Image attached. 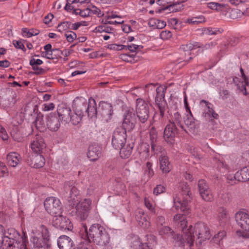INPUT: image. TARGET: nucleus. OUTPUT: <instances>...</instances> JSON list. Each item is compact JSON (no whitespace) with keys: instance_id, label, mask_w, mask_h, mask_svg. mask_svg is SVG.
<instances>
[{"instance_id":"obj_1","label":"nucleus","mask_w":249,"mask_h":249,"mask_svg":"<svg viewBox=\"0 0 249 249\" xmlns=\"http://www.w3.org/2000/svg\"><path fill=\"white\" fill-rule=\"evenodd\" d=\"M179 193L174 196V204L176 209H180L183 214H177L174 217V220L179 226L183 232L186 233V242L189 247L194 245L196 236L198 243L201 244L211 237L208 227L204 223L198 222L195 224L194 229L192 226L187 227V221L186 215L189 213L188 204L190 202L192 193L190 188L186 182L180 183L178 186Z\"/></svg>"},{"instance_id":"obj_2","label":"nucleus","mask_w":249,"mask_h":249,"mask_svg":"<svg viewBox=\"0 0 249 249\" xmlns=\"http://www.w3.org/2000/svg\"><path fill=\"white\" fill-rule=\"evenodd\" d=\"M64 190V195L68 198L69 207H75L76 215L81 220L86 219L89 215L91 201L89 199H85L82 202L79 201V191L73 180L65 183Z\"/></svg>"},{"instance_id":"obj_3","label":"nucleus","mask_w":249,"mask_h":249,"mask_svg":"<svg viewBox=\"0 0 249 249\" xmlns=\"http://www.w3.org/2000/svg\"><path fill=\"white\" fill-rule=\"evenodd\" d=\"M79 234L81 238L89 243L101 246H107L110 242V236L106 229L99 224H93L89 228L82 223Z\"/></svg>"},{"instance_id":"obj_4","label":"nucleus","mask_w":249,"mask_h":249,"mask_svg":"<svg viewBox=\"0 0 249 249\" xmlns=\"http://www.w3.org/2000/svg\"><path fill=\"white\" fill-rule=\"evenodd\" d=\"M48 229L40 222L34 221L32 228V249H47L51 247Z\"/></svg>"},{"instance_id":"obj_5","label":"nucleus","mask_w":249,"mask_h":249,"mask_svg":"<svg viewBox=\"0 0 249 249\" xmlns=\"http://www.w3.org/2000/svg\"><path fill=\"white\" fill-rule=\"evenodd\" d=\"M0 234L2 236L3 242L6 244V249H27L26 245V239L22 238V243L17 239L20 236L18 232L13 228L4 230L3 226L0 225Z\"/></svg>"},{"instance_id":"obj_6","label":"nucleus","mask_w":249,"mask_h":249,"mask_svg":"<svg viewBox=\"0 0 249 249\" xmlns=\"http://www.w3.org/2000/svg\"><path fill=\"white\" fill-rule=\"evenodd\" d=\"M44 147H45V143L41 136L38 133L36 134L32 142V151L35 153V156H33V160L35 161L34 167L35 168H41L45 164V159L41 154Z\"/></svg>"},{"instance_id":"obj_7","label":"nucleus","mask_w":249,"mask_h":249,"mask_svg":"<svg viewBox=\"0 0 249 249\" xmlns=\"http://www.w3.org/2000/svg\"><path fill=\"white\" fill-rule=\"evenodd\" d=\"M40 99L37 96L32 95V105L34 106L32 112V118L35 120L32 122V125H35L36 130L40 133L44 132L46 129L45 123L43 120V115L38 110V106L40 103ZM34 130L32 128V134Z\"/></svg>"},{"instance_id":"obj_8","label":"nucleus","mask_w":249,"mask_h":249,"mask_svg":"<svg viewBox=\"0 0 249 249\" xmlns=\"http://www.w3.org/2000/svg\"><path fill=\"white\" fill-rule=\"evenodd\" d=\"M46 211L53 217L62 214V205L60 200L54 197L47 198L44 202Z\"/></svg>"},{"instance_id":"obj_9","label":"nucleus","mask_w":249,"mask_h":249,"mask_svg":"<svg viewBox=\"0 0 249 249\" xmlns=\"http://www.w3.org/2000/svg\"><path fill=\"white\" fill-rule=\"evenodd\" d=\"M136 113L140 123L144 124L149 117V107L148 103L142 98L136 101Z\"/></svg>"},{"instance_id":"obj_10","label":"nucleus","mask_w":249,"mask_h":249,"mask_svg":"<svg viewBox=\"0 0 249 249\" xmlns=\"http://www.w3.org/2000/svg\"><path fill=\"white\" fill-rule=\"evenodd\" d=\"M114 114L113 106L111 103L101 101L98 104V118L107 123L112 118Z\"/></svg>"},{"instance_id":"obj_11","label":"nucleus","mask_w":249,"mask_h":249,"mask_svg":"<svg viewBox=\"0 0 249 249\" xmlns=\"http://www.w3.org/2000/svg\"><path fill=\"white\" fill-rule=\"evenodd\" d=\"M127 130L122 127H118L114 130L111 140L112 147L119 149L126 142Z\"/></svg>"},{"instance_id":"obj_12","label":"nucleus","mask_w":249,"mask_h":249,"mask_svg":"<svg viewBox=\"0 0 249 249\" xmlns=\"http://www.w3.org/2000/svg\"><path fill=\"white\" fill-rule=\"evenodd\" d=\"M136 123L137 116L133 109H128L124 113L122 126L121 127L128 132H130L135 128Z\"/></svg>"},{"instance_id":"obj_13","label":"nucleus","mask_w":249,"mask_h":249,"mask_svg":"<svg viewBox=\"0 0 249 249\" xmlns=\"http://www.w3.org/2000/svg\"><path fill=\"white\" fill-rule=\"evenodd\" d=\"M169 122L164 128L163 137L168 143L172 145L175 143V137L178 133V129L174 122Z\"/></svg>"},{"instance_id":"obj_14","label":"nucleus","mask_w":249,"mask_h":249,"mask_svg":"<svg viewBox=\"0 0 249 249\" xmlns=\"http://www.w3.org/2000/svg\"><path fill=\"white\" fill-rule=\"evenodd\" d=\"M53 222L57 228L62 231H71L73 229V225L70 220L62 214L53 217Z\"/></svg>"},{"instance_id":"obj_15","label":"nucleus","mask_w":249,"mask_h":249,"mask_svg":"<svg viewBox=\"0 0 249 249\" xmlns=\"http://www.w3.org/2000/svg\"><path fill=\"white\" fill-rule=\"evenodd\" d=\"M88 102L82 97H76L73 100L72 104V108L74 112L80 113L84 116L86 115V110Z\"/></svg>"},{"instance_id":"obj_16","label":"nucleus","mask_w":249,"mask_h":249,"mask_svg":"<svg viewBox=\"0 0 249 249\" xmlns=\"http://www.w3.org/2000/svg\"><path fill=\"white\" fill-rule=\"evenodd\" d=\"M238 226L245 231L249 232V214L245 212H238L235 215Z\"/></svg>"},{"instance_id":"obj_17","label":"nucleus","mask_w":249,"mask_h":249,"mask_svg":"<svg viewBox=\"0 0 249 249\" xmlns=\"http://www.w3.org/2000/svg\"><path fill=\"white\" fill-rule=\"evenodd\" d=\"M199 194L201 197L206 201H211L213 199V194L211 190L204 179H200L198 182Z\"/></svg>"},{"instance_id":"obj_18","label":"nucleus","mask_w":249,"mask_h":249,"mask_svg":"<svg viewBox=\"0 0 249 249\" xmlns=\"http://www.w3.org/2000/svg\"><path fill=\"white\" fill-rule=\"evenodd\" d=\"M48 128L51 131H56L60 126L61 120L55 112L50 113L46 118Z\"/></svg>"},{"instance_id":"obj_19","label":"nucleus","mask_w":249,"mask_h":249,"mask_svg":"<svg viewBox=\"0 0 249 249\" xmlns=\"http://www.w3.org/2000/svg\"><path fill=\"white\" fill-rule=\"evenodd\" d=\"M71 111V109L69 107L65 104H61L57 107L56 114L61 122L63 121L67 123L69 122Z\"/></svg>"},{"instance_id":"obj_20","label":"nucleus","mask_w":249,"mask_h":249,"mask_svg":"<svg viewBox=\"0 0 249 249\" xmlns=\"http://www.w3.org/2000/svg\"><path fill=\"white\" fill-rule=\"evenodd\" d=\"M173 106L171 107L172 114V116H169L172 117V121L171 122H174L175 124L178 125L181 129L184 130L186 133H187L186 129L182 123V117L180 114L177 111L178 106L177 103H174L172 102Z\"/></svg>"},{"instance_id":"obj_21","label":"nucleus","mask_w":249,"mask_h":249,"mask_svg":"<svg viewBox=\"0 0 249 249\" xmlns=\"http://www.w3.org/2000/svg\"><path fill=\"white\" fill-rule=\"evenodd\" d=\"M57 245L59 249H75L73 240L67 235H61L57 239Z\"/></svg>"},{"instance_id":"obj_22","label":"nucleus","mask_w":249,"mask_h":249,"mask_svg":"<svg viewBox=\"0 0 249 249\" xmlns=\"http://www.w3.org/2000/svg\"><path fill=\"white\" fill-rule=\"evenodd\" d=\"M86 114L90 119H96L98 118V107L95 100L90 97L88 100V104L86 110Z\"/></svg>"},{"instance_id":"obj_23","label":"nucleus","mask_w":249,"mask_h":249,"mask_svg":"<svg viewBox=\"0 0 249 249\" xmlns=\"http://www.w3.org/2000/svg\"><path fill=\"white\" fill-rule=\"evenodd\" d=\"M155 105L158 108L160 111V116L161 118H163L165 116V111L167 109V114L169 116H172V111L171 107H169L167 105L165 99L155 100Z\"/></svg>"},{"instance_id":"obj_24","label":"nucleus","mask_w":249,"mask_h":249,"mask_svg":"<svg viewBox=\"0 0 249 249\" xmlns=\"http://www.w3.org/2000/svg\"><path fill=\"white\" fill-rule=\"evenodd\" d=\"M101 155V148L96 143L89 145L87 156L91 161L97 160Z\"/></svg>"},{"instance_id":"obj_25","label":"nucleus","mask_w":249,"mask_h":249,"mask_svg":"<svg viewBox=\"0 0 249 249\" xmlns=\"http://www.w3.org/2000/svg\"><path fill=\"white\" fill-rule=\"evenodd\" d=\"M160 169L162 173L168 174L172 169V165L169 160V158L166 156L161 155L159 157Z\"/></svg>"},{"instance_id":"obj_26","label":"nucleus","mask_w":249,"mask_h":249,"mask_svg":"<svg viewBox=\"0 0 249 249\" xmlns=\"http://www.w3.org/2000/svg\"><path fill=\"white\" fill-rule=\"evenodd\" d=\"M134 146V143L131 142V143H125L121 146L119 149H120V157L124 159L128 158L132 154Z\"/></svg>"},{"instance_id":"obj_27","label":"nucleus","mask_w":249,"mask_h":249,"mask_svg":"<svg viewBox=\"0 0 249 249\" xmlns=\"http://www.w3.org/2000/svg\"><path fill=\"white\" fill-rule=\"evenodd\" d=\"M183 122L185 125L190 130H194L196 128V124L195 120L193 116L192 112H187L183 118Z\"/></svg>"},{"instance_id":"obj_28","label":"nucleus","mask_w":249,"mask_h":249,"mask_svg":"<svg viewBox=\"0 0 249 249\" xmlns=\"http://www.w3.org/2000/svg\"><path fill=\"white\" fill-rule=\"evenodd\" d=\"M217 218L221 226H225L228 223L229 217L228 214L225 209L220 208L218 209Z\"/></svg>"},{"instance_id":"obj_29","label":"nucleus","mask_w":249,"mask_h":249,"mask_svg":"<svg viewBox=\"0 0 249 249\" xmlns=\"http://www.w3.org/2000/svg\"><path fill=\"white\" fill-rule=\"evenodd\" d=\"M42 56L48 59L57 60L58 58H61L63 52L59 49H53L49 53H42Z\"/></svg>"},{"instance_id":"obj_30","label":"nucleus","mask_w":249,"mask_h":249,"mask_svg":"<svg viewBox=\"0 0 249 249\" xmlns=\"http://www.w3.org/2000/svg\"><path fill=\"white\" fill-rule=\"evenodd\" d=\"M183 233L184 234V237L179 234H176L174 236V240L173 242L175 247L183 248L185 244L188 246V244L186 242V239L185 237L186 233L184 232Z\"/></svg>"},{"instance_id":"obj_31","label":"nucleus","mask_w":249,"mask_h":249,"mask_svg":"<svg viewBox=\"0 0 249 249\" xmlns=\"http://www.w3.org/2000/svg\"><path fill=\"white\" fill-rule=\"evenodd\" d=\"M19 155L16 152H11L7 155V160L8 164L15 167L19 163Z\"/></svg>"},{"instance_id":"obj_32","label":"nucleus","mask_w":249,"mask_h":249,"mask_svg":"<svg viewBox=\"0 0 249 249\" xmlns=\"http://www.w3.org/2000/svg\"><path fill=\"white\" fill-rule=\"evenodd\" d=\"M227 233L225 231H219L211 240V242L220 247L223 244V240L226 238Z\"/></svg>"},{"instance_id":"obj_33","label":"nucleus","mask_w":249,"mask_h":249,"mask_svg":"<svg viewBox=\"0 0 249 249\" xmlns=\"http://www.w3.org/2000/svg\"><path fill=\"white\" fill-rule=\"evenodd\" d=\"M200 43L197 42H193V43H189L186 44L182 45L180 47V50L183 52H188L189 54H191L189 53L190 51H194L196 49H197L200 47Z\"/></svg>"},{"instance_id":"obj_34","label":"nucleus","mask_w":249,"mask_h":249,"mask_svg":"<svg viewBox=\"0 0 249 249\" xmlns=\"http://www.w3.org/2000/svg\"><path fill=\"white\" fill-rule=\"evenodd\" d=\"M207 5L210 9L217 11H225L228 7L227 4L215 2H209L207 3Z\"/></svg>"},{"instance_id":"obj_35","label":"nucleus","mask_w":249,"mask_h":249,"mask_svg":"<svg viewBox=\"0 0 249 249\" xmlns=\"http://www.w3.org/2000/svg\"><path fill=\"white\" fill-rule=\"evenodd\" d=\"M237 177L240 176L243 182L249 181V166H245L237 171Z\"/></svg>"},{"instance_id":"obj_36","label":"nucleus","mask_w":249,"mask_h":249,"mask_svg":"<svg viewBox=\"0 0 249 249\" xmlns=\"http://www.w3.org/2000/svg\"><path fill=\"white\" fill-rule=\"evenodd\" d=\"M237 172L234 175L231 174L227 175L226 176L227 183L233 185L239 182H243L241 176H240L239 177H237Z\"/></svg>"},{"instance_id":"obj_37","label":"nucleus","mask_w":249,"mask_h":249,"mask_svg":"<svg viewBox=\"0 0 249 249\" xmlns=\"http://www.w3.org/2000/svg\"><path fill=\"white\" fill-rule=\"evenodd\" d=\"M167 87L164 85H160L156 88V96L155 100L165 99V94Z\"/></svg>"},{"instance_id":"obj_38","label":"nucleus","mask_w":249,"mask_h":249,"mask_svg":"<svg viewBox=\"0 0 249 249\" xmlns=\"http://www.w3.org/2000/svg\"><path fill=\"white\" fill-rule=\"evenodd\" d=\"M213 105L211 103L210 106H207L208 112L204 113L205 117H212L215 119H218L219 118L218 114L216 113L213 108Z\"/></svg>"},{"instance_id":"obj_39","label":"nucleus","mask_w":249,"mask_h":249,"mask_svg":"<svg viewBox=\"0 0 249 249\" xmlns=\"http://www.w3.org/2000/svg\"><path fill=\"white\" fill-rule=\"evenodd\" d=\"M213 105L211 103L210 106H207L208 112L204 113L205 117H212L215 119H218L219 118L218 114L216 113L213 108Z\"/></svg>"},{"instance_id":"obj_40","label":"nucleus","mask_w":249,"mask_h":249,"mask_svg":"<svg viewBox=\"0 0 249 249\" xmlns=\"http://www.w3.org/2000/svg\"><path fill=\"white\" fill-rule=\"evenodd\" d=\"M213 105L211 103L210 106H207L208 112L204 113L205 117H212L215 119H218L219 118L218 114L216 113L213 108Z\"/></svg>"},{"instance_id":"obj_41","label":"nucleus","mask_w":249,"mask_h":249,"mask_svg":"<svg viewBox=\"0 0 249 249\" xmlns=\"http://www.w3.org/2000/svg\"><path fill=\"white\" fill-rule=\"evenodd\" d=\"M183 5L181 2H175L166 6V8H168V10L172 12H176L180 11L182 9Z\"/></svg>"},{"instance_id":"obj_42","label":"nucleus","mask_w":249,"mask_h":249,"mask_svg":"<svg viewBox=\"0 0 249 249\" xmlns=\"http://www.w3.org/2000/svg\"><path fill=\"white\" fill-rule=\"evenodd\" d=\"M83 115L80 114V113H77V112H74L73 115H70L69 122H71L73 125H77L82 120Z\"/></svg>"},{"instance_id":"obj_43","label":"nucleus","mask_w":249,"mask_h":249,"mask_svg":"<svg viewBox=\"0 0 249 249\" xmlns=\"http://www.w3.org/2000/svg\"><path fill=\"white\" fill-rule=\"evenodd\" d=\"M119 57L122 60L131 63H133L136 61V54L123 53L120 55Z\"/></svg>"},{"instance_id":"obj_44","label":"nucleus","mask_w":249,"mask_h":249,"mask_svg":"<svg viewBox=\"0 0 249 249\" xmlns=\"http://www.w3.org/2000/svg\"><path fill=\"white\" fill-rule=\"evenodd\" d=\"M114 29L110 26H107L106 25H100L96 27L94 32L95 33H102L106 32L107 33L111 34V31L113 30Z\"/></svg>"},{"instance_id":"obj_45","label":"nucleus","mask_w":249,"mask_h":249,"mask_svg":"<svg viewBox=\"0 0 249 249\" xmlns=\"http://www.w3.org/2000/svg\"><path fill=\"white\" fill-rule=\"evenodd\" d=\"M149 145L147 143H144L141 145V151L140 152V154L142 155L143 158L146 159L149 156Z\"/></svg>"},{"instance_id":"obj_46","label":"nucleus","mask_w":249,"mask_h":249,"mask_svg":"<svg viewBox=\"0 0 249 249\" xmlns=\"http://www.w3.org/2000/svg\"><path fill=\"white\" fill-rule=\"evenodd\" d=\"M223 31V29L212 27H208L204 31L205 33L208 35H215L221 34Z\"/></svg>"},{"instance_id":"obj_47","label":"nucleus","mask_w":249,"mask_h":249,"mask_svg":"<svg viewBox=\"0 0 249 249\" xmlns=\"http://www.w3.org/2000/svg\"><path fill=\"white\" fill-rule=\"evenodd\" d=\"M173 231L168 226H164L159 230V233L161 235L173 236Z\"/></svg>"},{"instance_id":"obj_48","label":"nucleus","mask_w":249,"mask_h":249,"mask_svg":"<svg viewBox=\"0 0 249 249\" xmlns=\"http://www.w3.org/2000/svg\"><path fill=\"white\" fill-rule=\"evenodd\" d=\"M71 23L70 21L61 22L57 26V30L60 32H62L63 31L71 29Z\"/></svg>"},{"instance_id":"obj_49","label":"nucleus","mask_w":249,"mask_h":249,"mask_svg":"<svg viewBox=\"0 0 249 249\" xmlns=\"http://www.w3.org/2000/svg\"><path fill=\"white\" fill-rule=\"evenodd\" d=\"M238 86L239 89L242 92L244 95H249V81H248L247 84L243 83L242 81L241 84H238Z\"/></svg>"},{"instance_id":"obj_50","label":"nucleus","mask_w":249,"mask_h":249,"mask_svg":"<svg viewBox=\"0 0 249 249\" xmlns=\"http://www.w3.org/2000/svg\"><path fill=\"white\" fill-rule=\"evenodd\" d=\"M142 48L143 46L142 45H137L134 44H131L130 45H125L124 50H128L131 52L133 53L135 52L136 50L140 51Z\"/></svg>"},{"instance_id":"obj_51","label":"nucleus","mask_w":249,"mask_h":249,"mask_svg":"<svg viewBox=\"0 0 249 249\" xmlns=\"http://www.w3.org/2000/svg\"><path fill=\"white\" fill-rule=\"evenodd\" d=\"M38 66L33 64V58H32V70L34 71H32V74H41L45 72V70Z\"/></svg>"},{"instance_id":"obj_52","label":"nucleus","mask_w":249,"mask_h":249,"mask_svg":"<svg viewBox=\"0 0 249 249\" xmlns=\"http://www.w3.org/2000/svg\"><path fill=\"white\" fill-rule=\"evenodd\" d=\"M90 243L86 241L81 242L77 245L75 249H93Z\"/></svg>"},{"instance_id":"obj_53","label":"nucleus","mask_w":249,"mask_h":249,"mask_svg":"<svg viewBox=\"0 0 249 249\" xmlns=\"http://www.w3.org/2000/svg\"><path fill=\"white\" fill-rule=\"evenodd\" d=\"M166 187L162 185H157L153 190V194L155 195H158L165 192Z\"/></svg>"},{"instance_id":"obj_54","label":"nucleus","mask_w":249,"mask_h":249,"mask_svg":"<svg viewBox=\"0 0 249 249\" xmlns=\"http://www.w3.org/2000/svg\"><path fill=\"white\" fill-rule=\"evenodd\" d=\"M145 172L147 173V175L149 178L153 177L154 175V171L152 169V164L151 162L148 161L146 163Z\"/></svg>"},{"instance_id":"obj_55","label":"nucleus","mask_w":249,"mask_h":249,"mask_svg":"<svg viewBox=\"0 0 249 249\" xmlns=\"http://www.w3.org/2000/svg\"><path fill=\"white\" fill-rule=\"evenodd\" d=\"M65 36L67 38V40L70 43L72 42L77 37L76 34L73 31L68 32L67 33H65Z\"/></svg>"},{"instance_id":"obj_56","label":"nucleus","mask_w":249,"mask_h":249,"mask_svg":"<svg viewBox=\"0 0 249 249\" xmlns=\"http://www.w3.org/2000/svg\"><path fill=\"white\" fill-rule=\"evenodd\" d=\"M160 37L163 40H166L170 38L172 36V33L168 30L162 31L160 33Z\"/></svg>"},{"instance_id":"obj_57","label":"nucleus","mask_w":249,"mask_h":249,"mask_svg":"<svg viewBox=\"0 0 249 249\" xmlns=\"http://www.w3.org/2000/svg\"><path fill=\"white\" fill-rule=\"evenodd\" d=\"M92 8V9H90V14H93L96 15L99 18L104 16L103 12L95 6L93 5Z\"/></svg>"},{"instance_id":"obj_58","label":"nucleus","mask_w":249,"mask_h":249,"mask_svg":"<svg viewBox=\"0 0 249 249\" xmlns=\"http://www.w3.org/2000/svg\"><path fill=\"white\" fill-rule=\"evenodd\" d=\"M150 139L151 142H156L157 139V132L154 128H152L149 132Z\"/></svg>"},{"instance_id":"obj_59","label":"nucleus","mask_w":249,"mask_h":249,"mask_svg":"<svg viewBox=\"0 0 249 249\" xmlns=\"http://www.w3.org/2000/svg\"><path fill=\"white\" fill-rule=\"evenodd\" d=\"M24 117L25 119H29L30 116L31 115V111L30 109V107L29 103L27 104L24 108Z\"/></svg>"},{"instance_id":"obj_60","label":"nucleus","mask_w":249,"mask_h":249,"mask_svg":"<svg viewBox=\"0 0 249 249\" xmlns=\"http://www.w3.org/2000/svg\"><path fill=\"white\" fill-rule=\"evenodd\" d=\"M168 24L170 26H172L174 29H179L178 26V21L177 18H172L168 20Z\"/></svg>"},{"instance_id":"obj_61","label":"nucleus","mask_w":249,"mask_h":249,"mask_svg":"<svg viewBox=\"0 0 249 249\" xmlns=\"http://www.w3.org/2000/svg\"><path fill=\"white\" fill-rule=\"evenodd\" d=\"M13 44L15 48L24 51L26 50L23 43L21 40H13Z\"/></svg>"},{"instance_id":"obj_62","label":"nucleus","mask_w":249,"mask_h":249,"mask_svg":"<svg viewBox=\"0 0 249 249\" xmlns=\"http://www.w3.org/2000/svg\"><path fill=\"white\" fill-rule=\"evenodd\" d=\"M79 10V15L83 17L86 18L89 16L90 14V9L89 8H87L83 10L78 9Z\"/></svg>"},{"instance_id":"obj_63","label":"nucleus","mask_w":249,"mask_h":249,"mask_svg":"<svg viewBox=\"0 0 249 249\" xmlns=\"http://www.w3.org/2000/svg\"><path fill=\"white\" fill-rule=\"evenodd\" d=\"M124 48H125V45H121V44L117 45L116 44H110V45H109V47H108V48H109L110 49L117 50V51L124 50Z\"/></svg>"},{"instance_id":"obj_64","label":"nucleus","mask_w":249,"mask_h":249,"mask_svg":"<svg viewBox=\"0 0 249 249\" xmlns=\"http://www.w3.org/2000/svg\"><path fill=\"white\" fill-rule=\"evenodd\" d=\"M199 46L200 47L197 48L198 49V51L196 52V55L198 54L199 53H203L204 50H207L210 48L211 47L210 43H208L204 45L200 43Z\"/></svg>"}]
</instances>
